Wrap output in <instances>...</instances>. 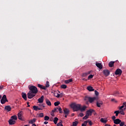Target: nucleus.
Returning a JSON list of instances; mask_svg holds the SVG:
<instances>
[{
    "label": "nucleus",
    "instance_id": "nucleus-1",
    "mask_svg": "<svg viewBox=\"0 0 126 126\" xmlns=\"http://www.w3.org/2000/svg\"><path fill=\"white\" fill-rule=\"evenodd\" d=\"M29 89L30 91L27 94L28 98L29 99H32L33 97L36 96V94L38 93V89L35 86H29Z\"/></svg>",
    "mask_w": 126,
    "mask_h": 126
},
{
    "label": "nucleus",
    "instance_id": "nucleus-2",
    "mask_svg": "<svg viewBox=\"0 0 126 126\" xmlns=\"http://www.w3.org/2000/svg\"><path fill=\"white\" fill-rule=\"evenodd\" d=\"M81 104L73 103L71 104L70 107L73 109L74 112H77L80 110V106Z\"/></svg>",
    "mask_w": 126,
    "mask_h": 126
},
{
    "label": "nucleus",
    "instance_id": "nucleus-3",
    "mask_svg": "<svg viewBox=\"0 0 126 126\" xmlns=\"http://www.w3.org/2000/svg\"><path fill=\"white\" fill-rule=\"evenodd\" d=\"M95 100H96L95 97H92L86 96L84 98V100L86 101V104H88V102L90 103H93Z\"/></svg>",
    "mask_w": 126,
    "mask_h": 126
},
{
    "label": "nucleus",
    "instance_id": "nucleus-4",
    "mask_svg": "<svg viewBox=\"0 0 126 126\" xmlns=\"http://www.w3.org/2000/svg\"><path fill=\"white\" fill-rule=\"evenodd\" d=\"M1 104H5V102H8L7 98H6V95L4 94L0 100Z\"/></svg>",
    "mask_w": 126,
    "mask_h": 126
},
{
    "label": "nucleus",
    "instance_id": "nucleus-5",
    "mask_svg": "<svg viewBox=\"0 0 126 126\" xmlns=\"http://www.w3.org/2000/svg\"><path fill=\"white\" fill-rule=\"evenodd\" d=\"M123 73V71L122 69L118 68L115 71L116 75H122V73Z\"/></svg>",
    "mask_w": 126,
    "mask_h": 126
},
{
    "label": "nucleus",
    "instance_id": "nucleus-6",
    "mask_svg": "<svg viewBox=\"0 0 126 126\" xmlns=\"http://www.w3.org/2000/svg\"><path fill=\"white\" fill-rule=\"evenodd\" d=\"M103 73L105 76H109L110 75V71L108 69H105L103 71Z\"/></svg>",
    "mask_w": 126,
    "mask_h": 126
},
{
    "label": "nucleus",
    "instance_id": "nucleus-7",
    "mask_svg": "<svg viewBox=\"0 0 126 126\" xmlns=\"http://www.w3.org/2000/svg\"><path fill=\"white\" fill-rule=\"evenodd\" d=\"M37 86L38 87H39V88H40V89H43V90H47V88H46V86H44L40 84H38Z\"/></svg>",
    "mask_w": 126,
    "mask_h": 126
},
{
    "label": "nucleus",
    "instance_id": "nucleus-8",
    "mask_svg": "<svg viewBox=\"0 0 126 126\" xmlns=\"http://www.w3.org/2000/svg\"><path fill=\"white\" fill-rule=\"evenodd\" d=\"M33 109L34 111H40V110H43V108H39V106L35 105L33 106Z\"/></svg>",
    "mask_w": 126,
    "mask_h": 126
},
{
    "label": "nucleus",
    "instance_id": "nucleus-9",
    "mask_svg": "<svg viewBox=\"0 0 126 126\" xmlns=\"http://www.w3.org/2000/svg\"><path fill=\"white\" fill-rule=\"evenodd\" d=\"M95 65L97 66V67L99 68V69H102V68H103V66H102V64L101 63H96Z\"/></svg>",
    "mask_w": 126,
    "mask_h": 126
},
{
    "label": "nucleus",
    "instance_id": "nucleus-10",
    "mask_svg": "<svg viewBox=\"0 0 126 126\" xmlns=\"http://www.w3.org/2000/svg\"><path fill=\"white\" fill-rule=\"evenodd\" d=\"M87 108V107L85 105L83 106L82 107H81V105L80 106L79 111H80L81 112H84V111H85V110H86Z\"/></svg>",
    "mask_w": 126,
    "mask_h": 126
},
{
    "label": "nucleus",
    "instance_id": "nucleus-11",
    "mask_svg": "<svg viewBox=\"0 0 126 126\" xmlns=\"http://www.w3.org/2000/svg\"><path fill=\"white\" fill-rule=\"evenodd\" d=\"M4 109L7 112H10L11 111V107L9 105L5 106Z\"/></svg>",
    "mask_w": 126,
    "mask_h": 126
},
{
    "label": "nucleus",
    "instance_id": "nucleus-12",
    "mask_svg": "<svg viewBox=\"0 0 126 126\" xmlns=\"http://www.w3.org/2000/svg\"><path fill=\"white\" fill-rule=\"evenodd\" d=\"M22 97L24 98V99L26 101L27 100V94L25 93H22Z\"/></svg>",
    "mask_w": 126,
    "mask_h": 126
},
{
    "label": "nucleus",
    "instance_id": "nucleus-13",
    "mask_svg": "<svg viewBox=\"0 0 126 126\" xmlns=\"http://www.w3.org/2000/svg\"><path fill=\"white\" fill-rule=\"evenodd\" d=\"M54 94L55 97H57V98H60V97L62 98V97H63L62 94H60L58 93H57V92H54Z\"/></svg>",
    "mask_w": 126,
    "mask_h": 126
},
{
    "label": "nucleus",
    "instance_id": "nucleus-14",
    "mask_svg": "<svg viewBox=\"0 0 126 126\" xmlns=\"http://www.w3.org/2000/svg\"><path fill=\"white\" fill-rule=\"evenodd\" d=\"M121 120H120V119H117L115 120H114V123L115 125H120V124L121 123Z\"/></svg>",
    "mask_w": 126,
    "mask_h": 126
},
{
    "label": "nucleus",
    "instance_id": "nucleus-15",
    "mask_svg": "<svg viewBox=\"0 0 126 126\" xmlns=\"http://www.w3.org/2000/svg\"><path fill=\"white\" fill-rule=\"evenodd\" d=\"M9 123V125H14L16 123L15 120H13L12 119H10L8 121Z\"/></svg>",
    "mask_w": 126,
    "mask_h": 126
},
{
    "label": "nucleus",
    "instance_id": "nucleus-16",
    "mask_svg": "<svg viewBox=\"0 0 126 126\" xmlns=\"http://www.w3.org/2000/svg\"><path fill=\"white\" fill-rule=\"evenodd\" d=\"M38 103H43L44 102V95H42L40 98L38 99Z\"/></svg>",
    "mask_w": 126,
    "mask_h": 126
},
{
    "label": "nucleus",
    "instance_id": "nucleus-17",
    "mask_svg": "<svg viewBox=\"0 0 126 126\" xmlns=\"http://www.w3.org/2000/svg\"><path fill=\"white\" fill-rule=\"evenodd\" d=\"M45 101L47 106H52V103H51V101H50V100H49V99L46 98L45 99Z\"/></svg>",
    "mask_w": 126,
    "mask_h": 126
},
{
    "label": "nucleus",
    "instance_id": "nucleus-18",
    "mask_svg": "<svg viewBox=\"0 0 126 126\" xmlns=\"http://www.w3.org/2000/svg\"><path fill=\"white\" fill-rule=\"evenodd\" d=\"M93 112H94V110L90 109L87 111V114H88L89 116H91Z\"/></svg>",
    "mask_w": 126,
    "mask_h": 126
},
{
    "label": "nucleus",
    "instance_id": "nucleus-19",
    "mask_svg": "<svg viewBox=\"0 0 126 126\" xmlns=\"http://www.w3.org/2000/svg\"><path fill=\"white\" fill-rule=\"evenodd\" d=\"M102 105H103V102L102 101H99V102L97 101L96 102V106L98 108H100V107H101V106H102Z\"/></svg>",
    "mask_w": 126,
    "mask_h": 126
},
{
    "label": "nucleus",
    "instance_id": "nucleus-20",
    "mask_svg": "<svg viewBox=\"0 0 126 126\" xmlns=\"http://www.w3.org/2000/svg\"><path fill=\"white\" fill-rule=\"evenodd\" d=\"M63 111L65 115H68L69 114V110L67 108L64 109Z\"/></svg>",
    "mask_w": 126,
    "mask_h": 126
},
{
    "label": "nucleus",
    "instance_id": "nucleus-21",
    "mask_svg": "<svg viewBox=\"0 0 126 126\" xmlns=\"http://www.w3.org/2000/svg\"><path fill=\"white\" fill-rule=\"evenodd\" d=\"M115 63V62L111 61L109 62L108 65L109 67H113L114 66V64Z\"/></svg>",
    "mask_w": 126,
    "mask_h": 126
},
{
    "label": "nucleus",
    "instance_id": "nucleus-22",
    "mask_svg": "<svg viewBox=\"0 0 126 126\" xmlns=\"http://www.w3.org/2000/svg\"><path fill=\"white\" fill-rule=\"evenodd\" d=\"M18 118L19 120H22V114H21V112L18 114Z\"/></svg>",
    "mask_w": 126,
    "mask_h": 126
},
{
    "label": "nucleus",
    "instance_id": "nucleus-23",
    "mask_svg": "<svg viewBox=\"0 0 126 126\" xmlns=\"http://www.w3.org/2000/svg\"><path fill=\"white\" fill-rule=\"evenodd\" d=\"M87 90L89 91L92 92V91H94V89H93V87L91 86H89L87 87Z\"/></svg>",
    "mask_w": 126,
    "mask_h": 126
},
{
    "label": "nucleus",
    "instance_id": "nucleus-24",
    "mask_svg": "<svg viewBox=\"0 0 126 126\" xmlns=\"http://www.w3.org/2000/svg\"><path fill=\"white\" fill-rule=\"evenodd\" d=\"M36 122V119L34 118L32 120H31L29 122V124H31L32 125H33L34 123Z\"/></svg>",
    "mask_w": 126,
    "mask_h": 126
},
{
    "label": "nucleus",
    "instance_id": "nucleus-25",
    "mask_svg": "<svg viewBox=\"0 0 126 126\" xmlns=\"http://www.w3.org/2000/svg\"><path fill=\"white\" fill-rule=\"evenodd\" d=\"M58 121H59V118H58V117H55L53 122L55 125H57V124H58Z\"/></svg>",
    "mask_w": 126,
    "mask_h": 126
},
{
    "label": "nucleus",
    "instance_id": "nucleus-26",
    "mask_svg": "<svg viewBox=\"0 0 126 126\" xmlns=\"http://www.w3.org/2000/svg\"><path fill=\"white\" fill-rule=\"evenodd\" d=\"M10 119L13 121H16L17 120V116H16V115L13 116L11 117Z\"/></svg>",
    "mask_w": 126,
    "mask_h": 126
},
{
    "label": "nucleus",
    "instance_id": "nucleus-27",
    "mask_svg": "<svg viewBox=\"0 0 126 126\" xmlns=\"http://www.w3.org/2000/svg\"><path fill=\"white\" fill-rule=\"evenodd\" d=\"M64 82L66 84H68L70 82H72V79H70L68 80H65Z\"/></svg>",
    "mask_w": 126,
    "mask_h": 126
},
{
    "label": "nucleus",
    "instance_id": "nucleus-28",
    "mask_svg": "<svg viewBox=\"0 0 126 126\" xmlns=\"http://www.w3.org/2000/svg\"><path fill=\"white\" fill-rule=\"evenodd\" d=\"M100 122L103 123V124H106L108 122V120L104 119V118H101Z\"/></svg>",
    "mask_w": 126,
    "mask_h": 126
},
{
    "label": "nucleus",
    "instance_id": "nucleus-29",
    "mask_svg": "<svg viewBox=\"0 0 126 126\" xmlns=\"http://www.w3.org/2000/svg\"><path fill=\"white\" fill-rule=\"evenodd\" d=\"M89 118V114L86 113V115L83 118V120H87Z\"/></svg>",
    "mask_w": 126,
    "mask_h": 126
},
{
    "label": "nucleus",
    "instance_id": "nucleus-30",
    "mask_svg": "<svg viewBox=\"0 0 126 126\" xmlns=\"http://www.w3.org/2000/svg\"><path fill=\"white\" fill-rule=\"evenodd\" d=\"M57 126H63V121L62 120L60 121V123L57 124Z\"/></svg>",
    "mask_w": 126,
    "mask_h": 126
},
{
    "label": "nucleus",
    "instance_id": "nucleus-31",
    "mask_svg": "<svg viewBox=\"0 0 126 126\" xmlns=\"http://www.w3.org/2000/svg\"><path fill=\"white\" fill-rule=\"evenodd\" d=\"M78 125V122L77 121H75L73 122L72 126H77Z\"/></svg>",
    "mask_w": 126,
    "mask_h": 126
},
{
    "label": "nucleus",
    "instance_id": "nucleus-32",
    "mask_svg": "<svg viewBox=\"0 0 126 126\" xmlns=\"http://www.w3.org/2000/svg\"><path fill=\"white\" fill-rule=\"evenodd\" d=\"M57 110H58V111H60L59 113L60 114H62V113H63V111H62V107L59 106L58 107H57Z\"/></svg>",
    "mask_w": 126,
    "mask_h": 126
},
{
    "label": "nucleus",
    "instance_id": "nucleus-33",
    "mask_svg": "<svg viewBox=\"0 0 126 126\" xmlns=\"http://www.w3.org/2000/svg\"><path fill=\"white\" fill-rule=\"evenodd\" d=\"M61 87L63 89H66V88H67V86H66V85H61Z\"/></svg>",
    "mask_w": 126,
    "mask_h": 126
},
{
    "label": "nucleus",
    "instance_id": "nucleus-34",
    "mask_svg": "<svg viewBox=\"0 0 126 126\" xmlns=\"http://www.w3.org/2000/svg\"><path fill=\"white\" fill-rule=\"evenodd\" d=\"M45 87H46V88H48L50 87V82H49V81H48L46 82Z\"/></svg>",
    "mask_w": 126,
    "mask_h": 126
},
{
    "label": "nucleus",
    "instance_id": "nucleus-35",
    "mask_svg": "<svg viewBox=\"0 0 126 126\" xmlns=\"http://www.w3.org/2000/svg\"><path fill=\"white\" fill-rule=\"evenodd\" d=\"M39 108H41V109H43V108H45V105L43 104H40L38 105Z\"/></svg>",
    "mask_w": 126,
    "mask_h": 126
},
{
    "label": "nucleus",
    "instance_id": "nucleus-36",
    "mask_svg": "<svg viewBox=\"0 0 126 126\" xmlns=\"http://www.w3.org/2000/svg\"><path fill=\"white\" fill-rule=\"evenodd\" d=\"M114 114H116V116L118 117V116H119V114H120V111H119V110L115 111L114 112Z\"/></svg>",
    "mask_w": 126,
    "mask_h": 126
},
{
    "label": "nucleus",
    "instance_id": "nucleus-37",
    "mask_svg": "<svg viewBox=\"0 0 126 126\" xmlns=\"http://www.w3.org/2000/svg\"><path fill=\"white\" fill-rule=\"evenodd\" d=\"M60 104H61V102H60V101H57V102H55L54 103V105L55 106H58L60 105Z\"/></svg>",
    "mask_w": 126,
    "mask_h": 126
},
{
    "label": "nucleus",
    "instance_id": "nucleus-38",
    "mask_svg": "<svg viewBox=\"0 0 126 126\" xmlns=\"http://www.w3.org/2000/svg\"><path fill=\"white\" fill-rule=\"evenodd\" d=\"M50 120V117L48 116H45L44 117V121H49Z\"/></svg>",
    "mask_w": 126,
    "mask_h": 126
},
{
    "label": "nucleus",
    "instance_id": "nucleus-39",
    "mask_svg": "<svg viewBox=\"0 0 126 126\" xmlns=\"http://www.w3.org/2000/svg\"><path fill=\"white\" fill-rule=\"evenodd\" d=\"M88 124V121H85L83 124H82V126H86Z\"/></svg>",
    "mask_w": 126,
    "mask_h": 126
},
{
    "label": "nucleus",
    "instance_id": "nucleus-40",
    "mask_svg": "<svg viewBox=\"0 0 126 126\" xmlns=\"http://www.w3.org/2000/svg\"><path fill=\"white\" fill-rule=\"evenodd\" d=\"M119 94H120V93L118 91H116V92H114L113 95L114 96H117V95H119Z\"/></svg>",
    "mask_w": 126,
    "mask_h": 126
},
{
    "label": "nucleus",
    "instance_id": "nucleus-41",
    "mask_svg": "<svg viewBox=\"0 0 126 126\" xmlns=\"http://www.w3.org/2000/svg\"><path fill=\"white\" fill-rule=\"evenodd\" d=\"M38 117H39V118H43L44 117V113H40L38 114Z\"/></svg>",
    "mask_w": 126,
    "mask_h": 126
},
{
    "label": "nucleus",
    "instance_id": "nucleus-42",
    "mask_svg": "<svg viewBox=\"0 0 126 126\" xmlns=\"http://www.w3.org/2000/svg\"><path fill=\"white\" fill-rule=\"evenodd\" d=\"M94 76V75L91 74L88 76V79H91L93 78Z\"/></svg>",
    "mask_w": 126,
    "mask_h": 126
},
{
    "label": "nucleus",
    "instance_id": "nucleus-43",
    "mask_svg": "<svg viewBox=\"0 0 126 126\" xmlns=\"http://www.w3.org/2000/svg\"><path fill=\"white\" fill-rule=\"evenodd\" d=\"M120 124V126H125V122H122V121H121Z\"/></svg>",
    "mask_w": 126,
    "mask_h": 126
},
{
    "label": "nucleus",
    "instance_id": "nucleus-44",
    "mask_svg": "<svg viewBox=\"0 0 126 126\" xmlns=\"http://www.w3.org/2000/svg\"><path fill=\"white\" fill-rule=\"evenodd\" d=\"M52 113H55V112H58V107L54 108V109L52 110Z\"/></svg>",
    "mask_w": 126,
    "mask_h": 126
},
{
    "label": "nucleus",
    "instance_id": "nucleus-45",
    "mask_svg": "<svg viewBox=\"0 0 126 126\" xmlns=\"http://www.w3.org/2000/svg\"><path fill=\"white\" fill-rule=\"evenodd\" d=\"M119 114H121V115H123V116L125 115V112H124V110H121L119 111Z\"/></svg>",
    "mask_w": 126,
    "mask_h": 126
},
{
    "label": "nucleus",
    "instance_id": "nucleus-46",
    "mask_svg": "<svg viewBox=\"0 0 126 126\" xmlns=\"http://www.w3.org/2000/svg\"><path fill=\"white\" fill-rule=\"evenodd\" d=\"M88 123H89V125L90 126H92V125H93V123H92V121H88Z\"/></svg>",
    "mask_w": 126,
    "mask_h": 126
},
{
    "label": "nucleus",
    "instance_id": "nucleus-47",
    "mask_svg": "<svg viewBox=\"0 0 126 126\" xmlns=\"http://www.w3.org/2000/svg\"><path fill=\"white\" fill-rule=\"evenodd\" d=\"M87 74L86 73H83L82 76H83V77H85L86 76H87Z\"/></svg>",
    "mask_w": 126,
    "mask_h": 126
},
{
    "label": "nucleus",
    "instance_id": "nucleus-48",
    "mask_svg": "<svg viewBox=\"0 0 126 126\" xmlns=\"http://www.w3.org/2000/svg\"><path fill=\"white\" fill-rule=\"evenodd\" d=\"M94 93L96 96H98L99 95V93L97 91H94Z\"/></svg>",
    "mask_w": 126,
    "mask_h": 126
},
{
    "label": "nucleus",
    "instance_id": "nucleus-49",
    "mask_svg": "<svg viewBox=\"0 0 126 126\" xmlns=\"http://www.w3.org/2000/svg\"><path fill=\"white\" fill-rule=\"evenodd\" d=\"M112 102H115V103H117V102H118L117 100H116V99L115 98H112L111 99Z\"/></svg>",
    "mask_w": 126,
    "mask_h": 126
},
{
    "label": "nucleus",
    "instance_id": "nucleus-50",
    "mask_svg": "<svg viewBox=\"0 0 126 126\" xmlns=\"http://www.w3.org/2000/svg\"><path fill=\"white\" fill-rule=\"evenodd\" d=\"M112 119L113 122H114L116 120V116H112Z\"/></svg>",
    "mask_w": 126,
    "mask_h": 126
},
{
    "label": "nucleus",
    "instance_id": "nucleus-51",
    "mask_svg": "<svg viewBox=\"0 0 126 126\" xmlns=\"http://www.w3.org/2000/svg\"><path fill=\"white\" fill-rule=\"evenodd\" d=\"M49 121L50 122H53V121H54V118H53V117H51L49 119Z\"/></svg>",
    "mask_w": 126,
    "mask_h": 126
},
{
    "label": "nucleus",
    "instance_id": "nucleus-52",
    "mask_svg": "<svg viewBox=\"0 0 126 126\" xmlns=\"http://www.w3.org/2000/svg\"><path fill=\"white\" fill-rule=\"evenodd\" d=\"M84 116V114L81 113H80V117H83Z\"/></svg>",
    "mask_w": 126,
    "mask_h": 126
},
{
    "label": "nucleus",
    "instance_id": "nucleus-53",
    "mask_svg": "<svg viewBox=\"0 0 126 126\" xmlns=\"http://www.w3.org/2000/svg\"><path fill=\"white\" fill-rule=\"evenodd\" d=\"M86 73L87 74V75H88L89 74H90V73H91V71H88L87 72H86Z\"/></svg>",
    "mask_w": 126,
    "mask_h": 126
},
{
    "label": "nucleus",
    "instance_id": "nucleus-54",
    "mask_svg": "<svg viewBox=\"0 0 126 126\" xmlns=\"http://www.w3.org/2000/svg\"><path fill=\"white\" fill-rule=\"evenodd\" d=\"M124 107H125V106H124V105H122V106H121V107H120L119 110H122V109H123V108H124Z\"/></svg>",
    "mask_w": 126,
    "mask_h": 126
},
{
    "label": "nucleus",
    "instance_id": "nucleus-55",
    "mask_svg": "<svg viewBox=\"0 0 126 126\" xmlns=\"http://www.w3.org/2000/svg\"><path fill=\"white\" fill-rule=\"evenodd\" d=\"M51 115L52 117H55V113H54V112H52V113H51Z\"/></svg>",
    "mask_w": 126,
    "mask_h": 126
},
{
    "label": "nucleus",
    "instance_id": "nucleus-56",
    "mask_svg": "<svg viewBox=\"0 0 126 126\" xmlns=\"http://www.w3.org/2000/svg\"><path fill=\"white\" fill-rule=\"evenodd\" d=\"M27 104L28 105V107L29 108V107H30V105H29V102H28Z\"/></svg>",
    "mask_w": 126,
    "mask_h": 126
},
{
    "label": "nucleus",
    "instance_id": "nucleus-57",
    "mask_svg": "<svg viewBox=\"0 0 126 126\" xmlns=\"http://www.w3.org/2000/svg\"><path fill=\"white\" fill-rule=\"evenodd\" d=\"M3 89V86H0V90H2V89Z\"/></svg>",
    "mask_w": 126,
    "mask_h": 126
},
{
    "label": "nucleus",
    "instance_id": "nucleus-58",
    "mask_svg": "<svg viewBox=\"0 0 126 126\" xmlns=\"http://www.w3.org/2000/svg\"><path fill=\"white\" fill-rule=\"evenodd\" d=\"M44 125H47V124H48V122L47 121H45L44 122Z\"/></svg>",
    "mask_w": 126,
    "mask_h": 126
},
{
    "label": "nucleus",
    "instance_id": "nucleus-59",
    "mask_svg": "<svg viewBox=\"0 0 126 126\" xmlns=\"http://www.w3.org/2000/svg\"><path fill=\"white\" fill-rule=\"evenodd\" d=\"M123 106H124V107H126V102H124L123 103Z\"/></svg>",
    "mask_w": 126,
    "mask_h": 126
},
{
    "label": "nucleus",
    "instance_id": "nucleus-60",
    "mask_svg": "<svg viewBox=\"0 0 126 126\" xmlns=\"http://www.w3.org/2000/svg\"><path fill=\"white\" fill-rule=\"evenodd\" d=\"M104 126H111V125L109 124H106Z\"/></svg>",
    "mask_w": 126,
    "mask_h": 126
},
{
    "label": "nucleus",
    "instance_id": "nucleus-61",
    "mask_svg": "<svg viewBox=\"0 0 126 126\" xmlns=\"http://www.w3.org/2000/svg\"><path fill=\"white\" fill-rule=\"evenodd\" d=\"M32 126H37L36 124H33Z\"/></svg>",
    "mask_w": 126,
    "mask_h": 126
},
{
    "label": "nucleus",
    "instance_id": "nucleus-62",
    "mask_svg": "<svg viewBox=\"0 0 126 126\" xmlns=\"http://www.w3.org/2000/svg\"><path fill=\"white\" fill-rule=\"evenodd\" d=\"M83 80H84L85 81H87V79H86L85 78H83Z\"/></svg>",
    "mask_w": 126,
    "mask_h": 126
},
{
    "label": "nucleus",
    "instance_id": "nucleus-63",
    "mask_svg": "<svg viewBox=\"0 0 126 126\" xmlns=\"http://www.w3.org/2000/svg\"><path fill=\"white\" fill-rule=\"evenodd\" d=\"M65 118H67V115H65Z\"/></svg>",
    "mask_w": 126,
    "mask_h": 126
},
{
    "label": "nucleus",
    "instance_id": "nucleus-64",
    "mask_svg": "<svg viewBox=\"0 0 126 126\" xmlns=\"http://www.w3.org/2000/svg\"><path fill=\"white\" fill-rule=\"evenodd\" d=\"M24 126H29V125H25Z\"/></svg>",
    "mask_w": 126,
    "mask_h": 126
}]
</instances>
